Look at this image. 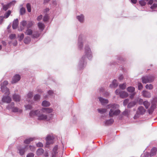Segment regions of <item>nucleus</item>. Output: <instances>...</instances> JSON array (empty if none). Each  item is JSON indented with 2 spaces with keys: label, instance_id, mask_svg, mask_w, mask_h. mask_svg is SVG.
<instances>
[{
  "label": "nucleus",
  "instance_id": "17",
  "mask_svg": "<svg viewBox=\"0 0 157 157\" xmlns=\"http://www.w3.org/2000/svg\"><path fill=\"white\" fill-rule=\"evenodd\" d=\"M142 95L144 97L149 98L151 97V93L147 91L144 90L142 92Z\"/></svg>",
  "mask_w": 157,
  "mask_h": 157
},
{
  "label": "nucleus",
  "instance_id": "63",
  "mask_svg": "<svg viewBox=\"0 0 157 157\" xmlns=\"http://www.w3.org/2000/svg\"><path fill=\"white\" fill-rule=\"evenodd\" d=\"M42 15H40V16H38V17H37V20L38 21H40L42 19Z\"/></svg>",
  "mask_w": 157,
  "mask_h": 157
},
{
  "label": "nucleus",
  "instance_id": "30",
  "mask_svg": "<svg viewBox=\"0 0 157 157\" xmlns=\"http://www.w3.org/2000/svg\"><path fill=\"white\" fill-rule=\"evenodd\" d=\"M34 139V138H30L27 139L24 141V143L26 144H29Z\"/></svg>",
  "mask_w": 157,
  "mask_h": 157
},
{
  "label": "nucleus",
  "instance_id": "26",
  "mask_svg": "<svg viewBox=\"0 0 157 157\" xmlns=\"http://www.w3.org/2000/svg\"><path fill=\"white\" fill-rule=\"evenodd\" d=\"M114 122V120L112 119H111L109 120H107L105 122V125H108L113 124Z\"/></svg>",
  "mask_w": 157,
  "mask_h": 157
},
{
  "label": "nucleus",
  "instance_id": "40",
  "mask_svg": "<svg viewBox=\"0 0 157 157\" xmlns=\"http://www.w3.org/2000/svg\"><path fill=\"white\" fill-rule=\"evenodd\" d=\"M27 21L23 20L21 21L20 23V24L23 27L26 26L27 27Z\"/></svg>",
  "mask_w": 157,
  "mask_h": 157
},
{
  "label": "nucleus",
  "instance_id": "47",
  "mask_svg": "<svg viewBox=\"0 0 157 157\" xmlns=\"http://www.w3.org/2000/svg\"><path fill=\"white\" fill-rule=\"evenodd\" d=\"M45 16H44L43 19V20L44 21H47L49 19V16L48 14H44Z\"/></svg>",
  "mask_w": 157,
  "mask_h": 157
},
{
  "label": "nucleus",
  "instance_id": "56",
  "mask_svg": "<svg viewBox=\"0 0 157 157\" xmlns=\"http://www.w3.org/2000/svg\"><path fill=\"white\" fill-rule=\"evenodd\" d=\"M49 9L48 8H47L44 10V14H48L49 12Z\"/></svg>",
  "mask_w": 157,
  "mask_h": 157
},
{
  "label": "nucleus",
  "instance_id": "16",
  "mask_svg": "<svg viewBox=\"0 0 157 157\" xmlns=\"http://www.w3.org/2000/svg\"><path fill=\"white\" fill-rule=\"evenodd\" d=\"M98 99L100 103L102 105H104L108 103L109 101L107 99H104L101 97H99Z\"/></svg>",
  "mask_w": 157,
  "mask_h": 157
},
{
  "label": "nucleus",
  "instance_id": "11",
  "mask_svg": "<svg viewBox=\"0 0 157 157\" xmlns=\"http://www.w3.org/2000/svg\"><path fill=\"white\" fill-rule=\"evenodd\" d=\"M54 137L52 135H48L46 138V145H48L53 143Z\"/></svg>",
  "mask_w": 157,
  "mask_h": 157
},
{
  "label": "nucleus",
  "instance_id": "27",
  "mask_svg": "<svg viewBox=\"0 0 157 157\" xmlns=\"http://www.w3.org/2000/svg\"><path fill=\"white\" fill-rule=\"evenodd\" d=\"M44 151V150L42 148H39L36 151V155L38 156L41 155L43 154Z\"/></svg>",
  "mask_w": 157,
  "mask_h": 157
},
{
  "label": "nucleus",
  "instance_id": "44",
  "mask_svg": "<svg viewBox=\"0 0 157 157\" xmlns=\"http://www.w3.org/2000/svg\"><path fill=\"white\" fill-rule=\"evenodd\" d=\"M40 98V96L38 94H36L34 96V98L35 101H38Z\"/></svg>",
  "mask_w": 157,
  "mask_h": 157
},
{
  "label": "nucleus",
  "instance_id": "29",
  "mask_svg": "<svg viewBox=\"0 0 157 157\" xmlns=\"http://www.w3.org/2000/svg\"><path fill=\"white\" fill-rule=\"evenodd\" d=\"M38 26L39 29L42 31L44 28V24L41 23L39 22L38 24Z\"/></svg>",
  "mask_w": 157,
  "mask_h": 157
},
{
  "label": "nucleus",
  "instance_id": "24",
  "mask_svg": "<svg viewBox=\"0 0 157 157\" xmlns=\"http://www.w3.org/2000/svg\"><path fill=\"white\" fill-rule=\"evenodd\" d=\"M58 149V146L56 145L54 147L53 149V152L52 153V157H55V155L57 153V150Z\"/></svg>",
  "mask_w": 157,
  "mask_h": 157
},
{
  "label": "nucleus",
  "instance_id": "46",
  "mask_svg": "<svg viewBox=\"0 0 157 157\" xmlns=\"http://www.w3.org/2000/svg\"><path fill=\"white\" fill-rule=\"evenodd\" d=\"M139 4L142 6H145L146 4V2H145L144 0H141L139 2Z\"/></svg>",
  "mask_w": 157,
  "mask_h": 157
},
{
  "label": "nucleus",
  "instance_id": "3",
  "mask_svg": "<svg viewBox=\"0 0 157 157\" xmlns=\"http://www.w3.org/2000/svg\"><path fill=\"white\" fill-rule=\"evenodd\" d=\"M6 108L11 112L21 113L22 112V109L15 106V103L13 102L9 104L6 106Z\"/></svg>",
  "mask_w": 157,
  "mask_h": 157
},
{
  "label": "nucleus",
  "instance_id": "60",
  "mask_svg": "<svg viewBox=\"0 0 157 157\" xmlns=\"http://www.w3.org/2000/svg\"><path fill=\"white\" fill-rule=\"evenodd\" d=\"M36 146L38 147H41L43 146V144L39 142L36 144Z\"/></svg>",
  "mask_w": 157,
  "mask_h": 157
},
{
  "label": "nucleus",
  "instance_id": "33",
  "mask_svg": "<svg viewBox=\"0 0 157 157\" xmlns=\"http://www.w3.org/2000/svg\"><path fill=\"white\" fill-rule=\"evenodd\" d=\"M50 103L48 101H44L42 103V105L44 106H50Z\"/></svg>",
  "mask_w": 157,
  "mask_h": 157
},
{
  "label": "nucleus",
  "instance_id": "1",
  "mask_svg": "<svg viewBox=\"0 0 157 157\" xmlns=\"http://www.w3.org/2000/svg\"><path fill=\"white\" fill-rule=\"evenodd\" d=\"M92 57V55L91 49L89 46L85 45V55L83 56L79 61L78 67L80 69L83 68L86 65V57L88 59H90Z\"/></svg>",
  "mask_w": 157,
  "mask_h": 157
},
{
  "label": "nucleus",
  "instance_id": "20",
  "mask_svg": "<svg viewBox=\"0 0 157 157\" xmlns=\"http://www.w3.org/2000/svg\"><path fill=\"white\" fill-rule=\"evenodd\" d=\"M137 102V101L136 100L132 101L129 102L127 106L128 108H130L134 106Z\"/></svg>",
  "mask_w": 157,
  "mask_h": 157
},
{
  "label": "nucleus",
  "instance_id": "15",
  "mask_svg": "<svg viewBox=\"0 0 157 157\" xmlns=\"http://www.w3.org/2000/svg\"><path fill=\"white\" fill-rule=\"evenodd\" d=\"M13 99L15 102H19L21 100L20 96L17 94H14L12 96Z\"/></svg>",
  "mask_w": 157,
  "mask_h": 157
},
{
  "label": "nucleus",
  "instance_id": "7",
  "mask_svg": "<svg viewBox=\"0 0 157 157\" xmlns=\"http://www.w3.org/2000/svg\"><path fill=\"white\" fill-rule=\"evenodd\" d=\"M146 112L145 109L142 106H139L136 112V114L134 117V118L135 119L137 118L138 117V115L144 114Z\"/></svg>",
  "mask_w": 157,
  "mask_h": 157
},
{
  "label": "nucleus",
  "instance_id": "55",
  "mask_svg": "<svg viewBox=\"0 0 157 157\" xmlns=\"http://www.w3.org/2000/svg\"><path fill=\"white\" fill-rule=\"evenodd\" d=\"M136 94V93L135 92L131 93V94H130L129 97L131 99H132L134 98V96Z\"/></svg>",
  "mask_w": 157,
  "mask_h": 157
},
{
  "label": "nucleus",
  "instance_id": "31",
  "mask_svg": "<svg viewBox=\"0 0 157 157\" xmlns=\"http://www.w3.org/2000/svg\"><path fill=\"white\" fill-rule=\"evenodd\" d=\"M34 23V22L32 21H27V28H29L33 26Z\"/></svg>",
  "mask_w": 157,
  "mask_h": 157
},
{
  "label": "nucleus",
  "instance_id": "49",
  "mask_svg": "<svg viewBox=\"0 0 157 157\" xmlns=\"http://www.w3.org/2000/svg\"><path fill=\"white\" fill-rule=\"evenodd\" d=\"M25 107L26 110L31 109L32 108V106L30 105H25Z\"/></svg>",
  "mask_w": 157,
  "mask_h": 157
},
{
  "label": "nucleus",
  "instance_id": "61",
  "mask_svg": "<svg viewBox=\"0 0 157 157\" xmlns=\"http://www.w3.org/2000/svg\"><path fill=\"white\" fill-rule=\"evenodd\" d=\"M144 101H143V100L141 98H140L139 99L138 102L140 105H142L143 104V102Z\"/></svg>",
  "mask_w": 157,
  "mask_h": 157
},
{
  "label": "nucleus",
  "instance_id": "14",
  "mask_svg": "<svg viewBox=\"0 0 157 157\" xmlns=\"http://www.w3.org/2000/svg\"><path fill=\"white\" fill-rule=\"evenodd\" d=\"M21 79L20 76L18 74L15 75L12 78L11 82L12 83H15L17 82Z\"/></svg>",
  "mask_w": 157,
  "mask_h": 157
},
{
  "label": "nucleus",
  "instance_id": "59",
  "mask_svg": "<svg viewBox=\"0 0 157 157\" xmlns=\"http://www.w3.org/2000/svg\"><path fill=\"white\" fill-rule=\"evenodd\" d=\"M34 154L32 153H28L26 156L27 157H34Z\"/></svg>",
  "mask_w": 157,
  "mask_h": 157
},
{
  "label": "nucleus",
  "instance_id": "35",
  "mask_svg": "<svg viewBox=\"0 0 157 157\" xmlns=\"http://www.w3.org/2000/svg\"><path fill=\"white\" fill-rule=\"evenodd\" d=\"M1 5L3 6V9L5 11L10 6L9 4H8L7 5H4L3 3H2Z\"/></svg>",
  "mask_w": 157,
  "mask_h": 157
},
{
  "label": "nucleus",
  "instance_id": "22",
  "mask_svg": "<svg viewBox=\"0 0 157 157\" xmlns=\"http://www.w3.org/2000/svg\"><path fill=\"white\" fill-rule=\"evenodd\" d=\"M77 19L80 22H83L84 21V16L82 14L76 17Z\"/></svg>",
  "mask_w": 157,
  "mask_h": 157
},
{
  "label": "nucleus",
  "instance_id": "54",
  "mask_svg": "<svg viewBox=\"0 0 157 157\" xmlns=\"http://www.w3.org/2000/svg\"><path fill=\"white\" fill-rule=\"evenodd\" d=\"M157 8V4L154 3L150 7L152 10L155 9Z\"/></svg>",
  "mask_w": 157,
  "mask_h": 157
},
{
  "label": "nucleus",
  "instance_id": "38",
  "mask_svg": "<svg viewBox=\"0 0 157 157\" xmlns=\"http://www.w3.org/2000/svg\"><path fill=\"white\" fill-rule=\"evenodd\" d=\"M98 112L101 114L103 113L106 111V109L105 108L98 109Z\"/></svg>",
  "mask_w": 157,
  "mask_h": 157
},
{
  "label": "nucleus",
  "instance_id": "32",
  "mask_svg": "<svg viewBox=\"0 0 157 157\" xmlns=\"http://www.w3.org/2000/svg\"><path fill=\"white\" fill-rule=\"evenodd\" d=\"M25 34L28 35H30L32 34L33 31L32 29L27 28V29L26 31Z\"/></svg>",
  "mask_w": 157,
  "mask_h": 157
},
{
  "label": "nucleus",
  "instance_id": "37",
  "mask_svg": "<svg viewBox=\"0 0 157 157\" xmlns=\"http://www.w3.org/2000/svg\"><path fill=\"white\" fill-rule=\"evenodd\" d=\"M31 39L29 37L27 36L24 39V43L25 44H28L30 41Z\"/></svg>",
  "mask_w": 157,
  "mask_h": 157
},
{
  "label": "nucleus",
  "instance_id": "6",
  "mask_svg": "<svg viewBox=\"0 0 157 157\" xmlns=\"http://www.w3.org/2000/svg\"><path fill=\"white\" fill-rule=\"evenodd\" d=\"M154 76L152 75L145 76L142 78L143 83L145 84L152 82L154 81Z\"/></svg>",
  "mask_w": 157,
  "mask_h": 157
},
{
  "label": "nucleus",
  "instance_id": "45",
  "mask_svg": "<svg viewBox=\"0 0 157 157\" xmlns=\"http://www.w3.org/2000/svg\"><path fill=\"white\" fill-rule=\"evenodd\" d=\"M145 87L147 89L149 90H151L153 89V86L152 84H150L149 85L147 84L145 86Z\"/></svg>",
  "mask_w": 157,
  "mask_h": 157
},
{
  "label": "nucleus",
  "instance_id": "28",
  "mask_svg": "<svg viewBox=\"0 0 157 157\" xmlns=\"http://www.w3.org/2000/svg\"><path fill=\"white\" fill-rule=\"evenodd\" d=\"M33 93L32 92H29L27 95V101L29 102H30V100L29 99L33 97Z\"/></svg>",
  "mask_w": 157,
  "mask_h": 157
},
{
  "label": "nucleus",
  "instance_id": "34",
  "mask_svg": "<svg viewBox=\"0 0 157 157\" xmlns=\"http://www.w3.org/2000/svg\"><path fill=\"white\" fill-rule=\"evenodd\" d=\"M22 5H21L22 7L20 9V14L21 15H23L25 13V8L22 7Z\"/></svg>",
  "mask_w": 157,
  "mask_h": 157
},
{
  "label": "nucleus",
  "instance_id": "41",
  "mask_svg": "<svg viewBox=\"0 0 157 157\" xmlns=\"http://www.w3.org/2000/svg\"><path fill=\"white\" fill-rule=\"evenodd\" d=\"M40 35V34L38 32H36L33 33L32 35V36L33 38H37Z\"/></svg>",
  "mask_w": 157,
  "mask_h": 157
},
{
  "label": "nucleus",
  "instance_id": "25",
  "mask_svg": "<svg viewBox=\"0 0 157 157\" xmlns=\"http://www.w3.org/2000/svg\"><path fill=\"white\" fill-rule=\"evenodd\" d=\"M127 91L130 93H132L135 92V88L133 86H129L127 89Z\"/></svg>",
  "mask_w": 157,
  "mask_h": 157
},
{
  "label": "nucleus",
  "instance_id": "50",
  "mask_svg": "<svg viewBox=\"0 0 157 157\" xmlns=\"http://www.w3.org/2000/svg\"><path fill=\"white\" fill-rule=\"evenodd\" d=\"M130 112V110L128 109H125L123 113V114L124 115L127 116L128 115Z\"/></svg>",
  "mask_w": 157,
  "mask_h": 157
},
{
  "label": "nucleus",
  "instance_id": "19",
  "mask_svg": "<svg viewBox=\"0 0 157 157\" xmlns=\"http://www.w3.org/2000/svg\"><path fill=\"white\" fill-rule=\"evenodd\" d=\"M18 24V19L17 18L14 20L13 22L12 27L13 29H16Z\"/></svg>",
  "mask_w": 157,
  "mask_h": 157
},
{
  "label": "nucleus",
  "instance_id": "42",
  "mask_svg": "<svg viewBox=\"0 0 157 157\" xmlns=\"http://www.w3.org/2000/svg\"><path fill=\"white\" fill-rule=\"evenodd\" d=\"M11 13V12L10 10L8 11L4 15V16L3 17H4V18H7L10 15V13Z\"/></svg>",
  "mask_w": 157,
  "mask_h": 157
},
{
  "label": "nucleus",
  "instance_id": "12",
  "mask_svg": "<svg viewBox=\"0 0 157 157\" xmlns=\"http://www.w3.org/2000/svg\"><path fill=\"white\" fill-rule=\"evenodd\" d=\"M40 111L39 110H31L29 113V115L30 117H33L35 116L38 117L39 114L40 113Z\"/></svg>",
  "mask_w": 157,
  "mask_h": 157
},
{
  "label": "nucleus",
  "instance_id": "5",
  "mask_svg": "<svg viewBox=\"0 0 157 157\" xmlns=\"http://www.w3.org/2000/svg\"><path fill=\"white\" fill-rule=\"evenodd\" d=\"M116 95H119L120 97L122 98H124L128 96V93L124 91L121 90L120 89H117L115 91Z\"/></svg>",
  "mask_w": 157,
  "mask_h": 157
},
{
  "label": "nucleus",
  "instance_id": "4",
  "mask_svg": "<svg viewBox=\"0 0 157 157\" xmlns=\"http://www.w3.org/2000/svg\"><path fill=\"white\" fill-rule=\"evenodd\" d=\"M8 83L7 81H5L1 85V90L2 92L6 95H9L10 93L9 89L6 87V86Z\"/></svg>",
  "mask_w": 157,
  "mask_h": 157
},
{
  "label": "nucleus",
  "instance_id": "10",
  "mask_svg": "<svg viewBox=\"0 0 157 157\" xmlns=\"http://www.w3.org/2000/svg\"><path fill=\"white\" fill-rule=\"evenodd\" d=\"M6 95L3 96L2 99V102L8 104L10 103L12 101L11 98L9 96V95Z\"/></svg>",
  "mask_w": 157,
  "mask_h": 157
},
{
  "label": "nucleus",
  "instance_id": "51",
  "mask_svg": "<svg viewBox=\"0 0 157 157\" xmlns=\"http://www.w3.org/2000/svg\"><path fill=\"white\" fill-rule=\"evenodd\" d=\"M156 107V105H155L154 104H152V105L151 106V108H150V109H149V112H151L152 111L153 109L155 108Z\"/></svg>",
  "mask_w": 157,
  "mask_h": 157
},
{
  "label": "nucleus",
  "instance_id": "21",
  "mask_svg": "<svg viewBox=\"0 0 157 157\" xmlns=\"http://www.w3.org/2000/svg\"><path fill=\"white\" fill-rule=\"evenodd\" d=\"M118 85V83L117 82L116 80H114L112 82V83L110 85V87L111 88H115Z\"/></svg>",
  "mask_w": 157,
  "mask_h": 157
},
{
  "label": "nucleus",
  "instance_id": "53",
  "mask_svg": "<svg viewBox=\"0 0 157 157\" xmlns=\"http://www.w3.org/2000/svg\"><path fill=\"white\" fill-rule=\"evenodd\" d=\"M138 87L139 90H141L143 88V86L141 83H138Z\"/></svg>",
  "mask_w": 157,
  "mask_h": 157
},
{
  "label": "nucleus",
  "instance_id": "9",
  "mask_svg": "<svg viewBox=\"0 0 157 157\" xmlns=\"http://www.w3.org/2000/svg\"><path fill=\"white\" fill-rule=\"evenodd\" d=\"M84 41V37L82 35L79 36L78 38V48L80 49H82L83 47V44L82 43Z\"/></svg>",
  "mask_w": 157,
  "mask_h": 157
},
{
  "label": "nucleus",
  "instance_id": "58",
  "mask_svg": "<svg viewBox=\"0 0 157 157\" xmlns=\"http://www.w3.org/2000/svg\"><path fill=\"white\" fill-rule=\"evenodd\" d=\"M29 147L31 151H33L35 150V147L32 146H29Z\"/></svg>",
  "mask_w": 157,
  "mask_h": 157
},
{
  "label": "nucleus",
  "instance_id": "23",
  "mask_svg": "<svg viewBox=\"0 0 157 157\" xmlns=\"http://www.w3.org/2000/svg\"><path fill=\"white\" fill-rule=\"evenodd\" d=\"M157 151V149L155 147H153L151 150V153L150 154V156H152L156 154V152Z\"/></svg>",
  "mask_w": 157,
  "mask_h": 157
},
{
  "label": "nucleus",
  "instance_id": "48",
  "mask_svg": "<svg viewBox=\"0 0 157 157\" xmlns=\"http://www.w3.org/2000/svg\"><path fill=\"white\" fill-rule=\"evenodd\" d=\"M24 35L23 33H21L20 35H18V36L19 38V40L20 41H21L24 37Z\"/></svg>",
  "mask_w": 157,
  "mask_h": 157
},
{
  "label": "nucleus",
  "instance_id": "52",
  "mask_svg": "<svg viewBox=\"0 0 157 157\" xmlns=\"http://www.w3.org/2000/svg\"><path fill=\"white\" fill-rule=\"evenodd\" d=\"M129 99H126L124 100L123 101V105L125 106L129 102Z\"/></svg>",
  "mask_w": 157,
  "mask_h": 157
},
{
  "label": "nucleus",
  "instance_id": "36",
  "mask_svg": "<svg viewBox=\"0 0 157 157\" xmlns=\"http://www.w3.org/2000/svg\"><path fill=\"white\" fill-rule=\"evenodd\" d=\"M143 104L147 109L149 108L150 105V103L147 101H144L143 102Z\"/></svg>",
  "mask_w": 157,
  "mask_h": 157
},
{
  "label": "nucleus",
  "instance_id": "64",
  "mask_svg": "<svg viewBox=\"0 0 157 157\" xmlns=\"http://www.w3.org/2000/svg\"><path fill=\"white\" fill-rule=\"evenodd\" d=\"M4 17L3 16H0V24H1L3 21Z\"/></svg>",
  "mask_w": 157,
  "mask_h": 157
},
{
  "label": "nucleus",
  "instance_id": "2",
  "mask_svg": "<svg viewBox=\"0 0 157 157\" xmlns=\"http://www.w3.org/2000/svg\"><path fill=\"white\" fill-rule=\"evenodd\" d=\"M107 108H111L109 112L110 117L117 116L120 113V111L118 109L119 105L116 104H110L107 105Z\"/></svg>",
  "mask_w": 157,
  "mask_h": 157
},
{
  "label": "nucleus",
  "instance_id": "62",
  "mask_svg": "<svg viewBox=\"0 0 157 157\" xmlns=\"http://www.w3.org/2000/svg\"><path fill=\"white\" fill-rule=\"evenodd\" d=\"M16 3V1H13L10 3H8V4H9V5L10 6L12 5H14Z\"/></svg>",
  "mask_w": 157,
  "mask_h": 157
},
{
  "label": "nucleus",
  "instance_id": "39",
  "mask_svg": "<svg viewBox=\"0 0 157 157\" xmlns=\"http://www.w3.org/2000/svg\"><path fill=\"white\" fill-rule=\"evenodd\" d=\"M126 86V83H124L122 84H120L119 85V87L122 90L125 89Z\"/></svg>",
  "mask_w": 157,
  "mask_h": 157
},
{
  "label": "nucleus",
  "instance_id": "18",
  "mask_svg": "<svg viewBox=\"0 0 157 157\" xmlns=\"http://www.w3.org/2000/svg\"><path fill=\"white\" fill-rule=\"evenodd\" d=\"M42 111L46 113H50L52 112L53 110L50 108H43L41 109Z\"/></svg>",
  "mask_w": 157,
  "mask_h": 157
},
{
  "label": "nucleus",
  "instance_id": "57",
  "mask_svg": "<svg viewBox=\"0 0 157 157\" xmlns=\"http://www.w3.org/2000/svg\"><path fill=\"white\" fill-rule=\"evenodd\" d=\"M9 37L10 39H14L16 37V35L15 34H11L10 35Z\"/></svg>",
  "mask_w": 157,
  "mask_h": 157
},
{
  "label": "nucleus",
  "instance_id": "8",
  "mask_svg": "<svg viewBox=\"0 0 157 157\" xmlns=\"http://www.w3.org/2000/svg\"><path fill=\"white\" fill-rule=\"evenodd\" d=\"M18 152L21 156L24 155L25 153L27 151L28 148V146L26 145L24 147H22L20 146L17 147Z\"/></svg>",
  "mask_w": 157,
  "mask_h": 157
},
{
  "label": "nucleus",
  "instance_id": "43",
  "mask_svg": "<svg viewBox=\"0 0 157 157\" xmlns=\"http://www.w3.org/2000/svg\"><path fill=\"white\" fill-rule=\"evenodd\" d=\"M26 7L28 12H30L31 11V5L29 3H27L26 5Z\"/></svg>",
  "mask_w": 157,
  "mask_h": 157
},
{
  "label": "nucleus",
  "instance_id": "13",
  "mask_svg": "<svg viewBox=\"0 0 157 157\" xmlns=\"http://www.w3.org/2000/svg\"><path fill=\"white\" fill-rule=\"evenodd\" d=\"M38 120H48V116L46 115L41 114L40 112L38 116Z\"/></svg>",
  "mask_w": 157,
  "mask_h": 157
}]
</instances>
